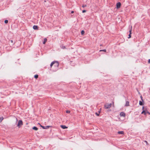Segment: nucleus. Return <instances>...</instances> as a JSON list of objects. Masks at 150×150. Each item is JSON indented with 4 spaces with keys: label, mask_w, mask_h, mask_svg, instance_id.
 Listing matches in <instances>:
<instances>
[{
    "label": "nucleus",
    "mask_w": 150,
    "mask_h": 150,
    "mask_svg": "<svg viewBox=\"0 0 150 150\" xmlns=\"http://www.w3.org/2000/svg\"><path fill=\"white\" fill-rule=\"evenodd\" d=\"M59 63L58 61H54L52 62L50 64L51 68L53 71H56L58 68Z\"/></svg>",
    "instance_id": "obj_1"
},
{
    "label": "nucleus",
    "mask_w": 150,
    "mask_h": 150,
    "mask_svg": "<svg viewBox=\"0 0 150 150\" xmlns=\"http://www.w3.org/2000/svg\"><path fill=\"white\" fill-rule=\"evenodd\" d=\"M112 104L111 103H107L105 105V108L108 109L110 108Z\"/></svg>",
    "instance_id": "obj_2"
},
{
    "label": "nucleus",
    "mask_w": 150,
    "mask_h": 150,
    "mask_svg": "<svg viewBox=\"0 0 150 150\" xmlns=\"http://www.w3.org/2000/svg\"><path fill=\"white\" fill-rule=\"evenodd\" d=\"M132 26H131V28H129V35L128 38H130L131 37V34H132Z\"/></svg>",
    "instance_id": "obj_3"
},
{
    "label": "nucleus",
    "mask_w": 150,
    "mask_h": 150,
    "mask_svg": "<svg viewBox=\"0 0 150 150\" xmlns=\"http://www.w3.org/2000/svg\"><path fill=\"white\" fill-rule=\"evenodd\" d=\"M23 125V122L21 120H19L18 122L17 125V126L19 127H20L21 125Z\"/></svg>",
    "instance_id": "obj_4"
},
{
    "label": "nucleus",
    "mask_w": 150,
    "mask_h": 150,
    "mask_svg": "<svg viewBox=\"0 0 150 150\" xmlns=\"http://www.w3.org/2000/svg\"><path fill=\"white\" fill-rule=\"evenodd\" d=\"M121 6V4L120 2H118L116 4L117 8H120Z\"/></svg>",
    "instance_id": "obj_5"
},
{
    "label": "nucleus",
    "mask_w": 150,
    "mask_h": 150,
    "mask_svg": "<svg viewBox=\"0 0 150 150\" xmlns=\"http://www.w3.org/2000/svg\"><path fill=\"white\" fill-rule=\"evenodd\" d=\"M33 28L34 30H38V27L37 25H34L33 26Z\"/></svg>",
    "instance_id": "obj_6"
},
{
    "label": "nucleus",
    "mask_w": 150,
    "mask_h": 150,
    "mask_svg": "<svg viewBox=\"0 0 150 150\" xmlns=\"http://www.w3.org/2000/svg\"><path fill=\"white\" fill-rule=\"evenodd\" d=\"M9 42V44L11 45H13L15 43L14 42H13V41L12 40H10Z\"/></svg>",
    "instance_id": "obj_7"
},
{
    "label": "nucleus",
    "mask_w": 150,
    "mask_h": 150,
    "mask_svg": "<svg viewBox=\"0 0 150 150\" xmlns=\"http://www.w3.org/2000/svg\"><path fill=\"white\" fill-rule=\"evenodd\" d=\"M61 127L63 129H65L67 128V127L65 125H61Z\"/></svg>",
    "instance_id": "obj_8"
},
{
    "label": "nucleus",
    "mask_w": 150,
    "mask_h": 150,
    "mask_svg": "<svg viewBox=\"0 0 150 150\" xmlns=\"http://www.w3.org/2000/svg\"><path fill=\"white\" fill-rule=\"evenodd\" d=\"M139 104L140 105H143V101H139Z\"/></svg>",
    "instance_id": "obj_9"
},
{
    "label": "nucleus",
    "mask_w": 150,
    "mask_h": 150,
    "mask_svg": "<svg viewBox=\"0 0 150 150\" xmlns=\"http://www.w3.org/2000/svg\"><path fill=\"white\" fill-rule=\"evenodd\" d=\"M47 39L46 38H45L44 39L43 42V44H45V43L47 41Z\"/></svg>",
    "instance_id": "obj_10"
},
{
    "label": "nucleus",
    "mask_w": 150,
    "mask_h": 150,
    "mask_svg": "<svg viewBox=\"0 0 150 150\" xmlns=\"http://www.w3.org/2000/svg\"><path fill=\"white\" fill-rule=\"evenodd\" d=\"M144 107H143V109L144 110ZM142 112H149V111H148L147 110H143L142 111Z\"/></svg>",
    "instance_id": "obj_11"
},
{
    "label": "nucleus",
    "mask_w": 150,
    "mask_h": 150,
    "mask_svg": "<svg viewBox=\"0 0 150 150\" xmlns=\"http://www.w3.org/2000/svg\"><path fill=\"white\" fill-rule=\"evenodd\" d=\"M129 105V102L128 101H127L126 102V103L125 104V106H128Z\"/></svg>",
    "instance_id": "obj_12"
},
{
    "label": "nucleus",
    "mask_w": 150,
    "mask_h": 150,
    "mask_svg": "<svg viewBox=\"0 0 150 150\" xmlns=\"http://www.w3.org/2000/svg\"><path fill=\"white\" fill-rule=\"evenodd\" d=\"M60 47L62 48V49H65L66 48L65 46H64L62 45H61Z\"/></svg>",
    "instance_id": "obj_13"
},
{
    "label": "nucleus",
    "mask_w": 150,
    "mask_h": 150,
    "mask_svg": "<svg viewBox=\"0 0 150 150\" xmlns=\"http://www.w3.org/2000/svg\"><path fill=\"white\" fill-rule=\"evenodd\" d=\"M120 116L125 117V113H120Z\"/></svg>",
    "instance_id": "obj_14"
},
{
    "label": "nucleus",
    "mask_w": 150,
    "mask_h": 150,
    "mask_svg": "<svg viewBox=\"0 0 150 150\" xmlns=\"http://www.w3.org/2000/svg\"><path fill=\"white\" fill-rule=\"evenodd\" d=\"M118 133L119 134H124V132L123 131H119L118 132Z\"/></svg>",
    "instance_id": "obj_15"
},
{
    "label": "nucleus",
    "mask_w": 150,
    "mask_h": 150,
    "mask_svg": "<svg viewBox=\"0 0 150 150\" xmlns=\"http://www.w3.org/2000/svg\"><path fill=\"white\" fill-rule=\"evenodd\" d=\"M33 129L35 130H37L38 129V128L36 127H34L33 128Z\"/></svg>",
    "instance_id": "obj_16"
},
{
    "label": "nucleus",
    "mask_w": 150,
    "mask_h": 150,
    "mask_svg": "<svg viewBox=\"0 0 150 150\" xmlns=\"http://www.w3.org/2000/svg\"><path fill=\"white\" fill-rule=\"evenodd\" d=\"M34 77L36 79H37L38 77V75H35L34 76Z\"/></svg>",
    "instance_id": "obj_17"
},
{
    "label": "nucleus",
    "mask_w": 150,
    "mask_h": 150,
    "mask_svg": "<svg viewBox=\"0 0 150 150\" xmlns=\"http://www.w3.org/2000/svg\"><path fill=\"white\" fill-rule=\"evenodd\" d=\"M3 119L4 118L2 117H0V122H2Z\"/></svg>",
    "instance_id": "obj_18"
},
{
    "label": "nucleus",
    "mask_w": 150,
    "mask_h": 150,
    "mask_svg": "<svg viewBox=\"0 0 150 150\" xmlns=\"http://www.w3.org/2000/svg\"><path fill=\"white\" fill-rule=\"evenodd\" d=\"M84 33H85V32H84V30H81V35H83L84 34Z\"/></svg>",
    "instance_id": "obj_19"
},
{
    "label": "nucleus",
    "mask_w": 150,
    "mask_h": 150,
    "mask_svg": "<svg viewBox=\"0 0 150 150\" xmlns=\"http://www.w3.org/2000/svg\"><path fill=\"white\" fill-rule=\"evenodd\" d=\"M99 51L100 52L103 51V52H106V50L105 49H103V50H100Z\"/></svg>",
    "instance_id": "obj_20"
},
{
    "label": "nucleus",
    "mask_w": 150,
    "mask_h": 150,
    "mask_svg": "<svg viewBox=\"0 0 150 150\" xmlns=\"http://www.w3.org/2000/svg\"><path fill=\"white\" fill-rule=\"evenodd\" d=\"M8 20H6L4 21V23H5L7 24L8 23Z\"/></svg>",
    "instance_id": "obj_21"
},
{
    "label": "nucleus",
    "mask_w": 150,
    "mask_h": 150,
    "mask_svg": "<svg viewBox=\"0 0 150 150\" xmlns=\"http://www.w3.org/2000/svg\"><path fill=\"white\" fill-rule=\"evenodd\" d=\"M86 5H83L82 6V7H83V8H84L86 7Z\"/></svg>",
    "instance_id": "obj_22"
},
{
    "label": "nucleus",
    "mask_w": 150,
    "mask_h": 150,
    "mask_svg": "<svg viewBox=\"0 0 150 150\" xmlns=\"http://www.w3.org/2000/svg\"><path fill=\"white\" fill-rule=\"evenodd\" d=\"M95 114L97 116H99L100 115V113H95Z\"/></svg>",
    "instance_id": "obj_23"
},
{
    "label": "nucleus",
    "mask_w": 150,
    "mask_h": 150,
    "mask_svg": "<svg viewBox=\"0 0 150 150\" xmlns=\"http://www.w3.org/2000/svg\"><path fill=\"white\" fill-rule=\"evenodd\" d=\"M86 11V10H83L82 11V13H84Z\"/></svg>",
    "instance_id": "obj_24"
},
{
    "label": "nucleus",
    "mask_w": 150,
    "mask_h": 150,
    "mask_svg": "<svg viewBox=\"0 0 150 150\" xmlns=\"http://www.w3.org/2000/svg\"><path fill=\"white\" fill-rule=\"evenodd\" d=\"M70 112V111L68 110H66V112Z\"/></svg>",
    "instance_id": "obj_25"
},
{
    "label": "nucleus",
    "mask_w": 150,
    "mask_h": 150,
    "mask_svg": "<svg viewBox=\"0 0 150 150\" xmlns=\"http://www.w3.org/2000/svg\"><path fill=\"white\" fill-rule=\"evenodd\" d=\"M144 142L146 143V144L147 145H148L149 144L148 143V142L146 141H145Z\"/></svg>",
    "instance_id": "obj_26"
},
{
    "label": "nucleus",
    "mask_w": 150,
    "mask_h": 150,
    "mask_svg": "<svg viewBox=\"0 0 150 150\" xmlns=\"http://www.w3.org/2000/svg\"><path fill=\"white\" fill-rule=\"evenodd\" d=\"M140 98H141V100H142V101H143V98H142V96H140Z\"/></svg>",
    "instance_id": "obj_27"
},
{
    "label": "nucleus",
    "mask_w": 150,
    "mask_h": 150,
    "mask_svg": "<svg viewBox=\"0 0 150 150\" xmlns=\"http://www.w3.org/2000/svg\"><path fill=\"white\" fill-rule=\"evenodd\" d=\"M148 62L149 63H150V59H149L148 60Z\"/></svg>",
    "instance_id": "obj_28"
},
{
    "label": "nucleus",
    "mask_w": 150,
    "mask_h": 150,
    "mask_svg": "<svg viewBox=\"0 0 150 150\" xmlns=\"http://www.w3.org/2000/svg\"><path fill=\"white\" fill-rule=\"evenodd\" d=\"M74 13V11H72L71 12V13Z\"/></svg>",
    "instance_id": "obj_29"
},
{
    "label": "nucleus",
    "mask_w": 150,
    "mask_h": 150,
    "mask_svg": "<svg viewBox=\"0 0 150 150\" xmlns=\"http://www.w3.org/2000/svg\"><path fill=\"white\" fill-rule=\"evenodd\" d=\"M98 112H99V113L100 112V110L98 111Z\"/></svg>",
    "instance_id": "obj_30"
},
{
    "label": "nucleus",
    "mask_w": 150,
    "mask_h": 150,
    "mask_svg": "<svg viewBox=\"0 0 150 150\" xmlns=\"http://www.w3.org/2000/svg\"><path fill=\"white\" fill-rule=\"evenodd\" d=\"M16 121H17L18 120H17V118H16Z\"/></svg>",
    "instance_id": "obj_31"
},
{
    "label": "nucleus",
    "mask_w": 150,
    "mask_h": 150,
    "mask_svg": "<svg viewBox=\"0 0 150 150\" xmlns=\"http://www.w3.org/2000/svg\"><path fill=\"white\" fill-rule=\"evenodd\" d=\"M146 113H144V115H145Z\"/></svg>",
    "instance_id": "obj_32"
},
{
    "label": "nucleus",
    "mask_w": 150,
    "mask_h": 150,
    "mask_svg": "<svg viewBox=\"0 0 150 150\" xmlns=\"http://www.w3.org/2000/svg\"><path fill=\"white\" fill-rule=\"evenodd\" d=\"M121 112L122 113V112Z\"/></svg>",
    "instance_id": "obj_33"
},
{
    "label": "nucleus",
    "mask_w": 150,
    "mask_h": 150,
    "mask_svg": "<svg viewBox=\"0 0 150 150\" xmlns=\"http://www.w3.org/2000/svg\"><path fill=\"white\" fill-rule=\"evenodd\" d=\"M149 114H150V113H148Z\"/></svg>",
    "instance_id": "obj_34"
},
{
    "label": "nucleus",
    "mask_w": 150,
    "mask_h": 150,
    "mask_svg": "<svg viewBox=\"0 0 150 150\" xmlns=\"http://www.w3.org/2000/svg\"><path fill=\"white\" fill-rule=\"evenodd\" d=\"M43 127V128H44V127Z\"/></svg>",
    "instance_id": "obj_35"
}]
</instances>
